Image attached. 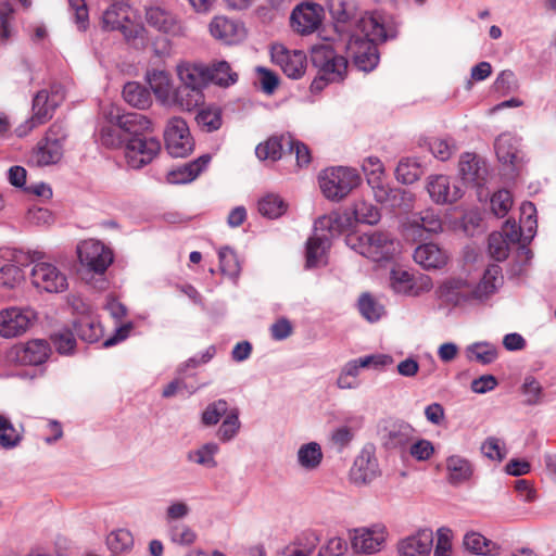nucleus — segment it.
Here are the masks:
<instances>
[{
	"instance_id": "nucleus-1",
	"label": "nucleus",
	"mask_w": 556,
	"mask_h": 556,
	"mask_svg": "<svg viewBox=\"0 0 556 556\" xmlns=\"http://www.w3.org/2000/svg\"><path fill=\"white\" fill-rule=\"evenodd\" d=\"M103 114L105 124L99 129V140L106 148L124 149L130 134L151 130V121L140 113L122 114L117 106L110 105Z\"/></svg>"
},
{
	"instance_id": "nucleus-2",
	"label": "nucleus",
	"mask_w": 556,
	"mask_h": 556,
	"mask_svg": "<svg viewBox=\"0 0 556 556\" xmlns=\"http://www.w3.org/2000/svg\"><path fill=\"white\" fill-rule=\"evenodd\" d=\"M346 244L359 255L374 263H389L401 253V243L387 231H370L363 235H349Z\"/></svg>"
},
{
	"instance_id": "nucleus-3",
	"label": "nucleus",
	"mask_w": 556,
	"mask_h": 556,
	"mask_svg": "<svg viewBox=\"0 0 556 556\" xmlns=\"http://www.w3.org/2000/svg\"><path fill=\"white\" fill-rule=\"evenodd\" d=\"M311 60L318 71V78L312 83L313 89H321L324 83H340L344 79L348 72V61L331 45L314 46L311 51Z\"/></svg>"
},
{
	"instance_id": "nucleus-4",
	"label": "nucleus",
	"mask_w": 556,
	"mask_h": 556,
	"mask_svg": "<svg viewBox=\"0 0 556 556\" xmlns=\"http://www.w3.org/2000/svg\"><path fill=\"white\" fill-rule=\"evenodd\" d=\"M390 531L384 522L376 521L348 530L351 551L359 556L381 553L388 545Z\"/></svg>"
},
{
	"instance_id": "nucleus-5",
	"label": "nucleus",
	"mask_w": 556,
	"mask_h": 556,
	"mask_svg": "<svg viewBox=\"0 0 556 556\" xmlns=\"http://www.w3.org/2000/svg\"><path fill=\"white\" fill-rule=\"evenodd\" d=\"M361 181L356 169L344 166L326 168L318 176L323 194L331 201L344 199Z\"/></svg>"
},
{
	"instance_id": "nucleus-6",
	"label": "nucleus",
	"mask_w": 556,
	"mask_h": 556,
	"mask_svg": "<svg viewBox=\"0 0 556 556\" xmlns=\"http://www.w3.org/2000/svg\"><path fill=\"white\" fill-rule=\"evenodd\" d=\"M149 131H138L127 137L124 146V160L128 167L140 169L150 164L161 151V142L157 138L150 136Z\"/></svg>"
},
{
	"instance_id": "nucleus-7",
	"label": "nucleus",
	"mask_w": 556,
	"mask_h": 556,
	"mask_svg": "<svg viewBox=\"0 0 556 556\" xmlns=\"http://www.w3.org/2000/svg\"><path fill=\"white\" fill-rule=\"evenodd\" d=\"M63 99L59 88H53L49 93L47 90H40L33 100V115L29 119L16 127L15 132L18 137L27 136L34 128L47 123Z\"/></svg>"
},
{
	"instance_id": "nucleus-8",
	"label": "nucleus",
	"mask_w": 556,
	"mask_h": 556,
	"mask_svg": "<svg viewBox=\"0 0 556 556\" xmlns=\"http://www.w3.org/2000/svg\"><path fill=\"white\" fill-rule=\"evenodd\" d=\"M38 320L30 306H10L0 311V337L12 339L26 333Z\"/></svg>"
},
{
	"instance_id": "nucleus-9",
	"label": "nucleus",
	"mask_w": 556,
	"mask_h": 556,
	"mask_svg": "<svg viewBox=\"0 0 556 556\" xmlns=\"http://www.w3.org/2000/svg\"><path fill=\"white\" fill-rule=\"evenodd\" d=\"M353 34H358L365 41L377 45L395 36L394 22L390 15L383 12H366L357 21Z\"/></svg>"
},
{
	"instance_id": "nucleus-10",
	"label": "nucleus",
	"mask_w": 556,
	"mask_h": 556,
	"mask_svg": "<svg viewBox=\"0 0 556 556\" xmlns=\"http://www.w3.org/2000/svg\"><path fill=\"white\" fill-rule=\"evenodd\" d=\"M29 263H34L30 283L39 292L61 293L68 288L66 275L56 265L41 258Z\"/></svg>"
},
{
	"instance_id": "nucleus-11",
	"label": "nucleus",
	"mask_w": 556,
	"mask_h": 556,
	"mask_svg": "<svg viewBox=\"0 0 556 556\" xmlns=\"http://www.w3.org/2000/svg\"><path fill=\"white\" fill-rule=\"evenodd\" d=\"M389 286L395 294L416 298L430 292L433 282L428 275H414L404 268L394 267L390 271Z\"/></svg>"
},
{
	"instance_id": "nucleus-12",
	"label": "nucleus",
	"mask_w": 556,
	"mask_h": 556,
	"mask_svg": "<svg viewBox=\"0 0 556 556\" xmlns=\"http://www.w3.org/2000/svg\"><path fill=\"white\" fill-rule=\"evenodd\" d=\"M64 138L62 127L53 124L33 150L30 162L37 166L56 164L63 156Z\"/></svg>"
},
{
	"instance_id": "nucleus-13",
	"label": "nucleus",
	"mask_w": 556,
	"mask_h": 556,
	"mask_svg": "<svg viewBox=\"0 0 556 556\" xmlns=\"http://www.w3.org/2000/svg\"><path fill=\"white\" fill-rule=\"evenodd\" d=\"M164 140L166 150L174 157L188 156L194 147L186 121L178 116L168 119L164 129Z\"/></svg>"
},
{
	"instance_id": "nucleus-14",
	"label": "nucleus",
	"mask_w": 556,
	"mask_h": 556,
	"mask_svg": "<svg viewBox=\"0 0 556 556\" xmlns=\"http://www.w3.org/2000/svg\"><path fill=\"white\" fill-rule=\"evenodd\" d=\"M146 23L154 30L169 37L178 38L187 35L182 20L165 7L153 4L144 9Z\"/></svg>"
},
{
	"instance_id": "nucleus-15",
	"label": "nucleus",
	"mask_w": 556,
	"mask_h": 556,
	"mask_svg": "<svg viewBox=\"0 0 556 556\" xmlns=\"http://www.w3.org/2000/svg\"><path fill=\"white\" fill-rule=\"evenodd\" d=\"M76 252L81 266L94 274H103L113 262L111 250L98 240L79 242Z\"/></svg>"
},
{
	"instance_id": "nucleus-16",
	"label": "nucleus",
	"mask_w": 556,
	"mask_h": 556,
	"mask_svg": "<svg viewBox=\"0 0 556 556\" xmlns=\"http://www.w3.org/2000/svg\"><path fill=\"white\" fill-rule=\"evenodd\" d=\"M378 459L374 445H365L350 469V479L356 485H366L371 483L380 476Z\"/></svg>"
},
{
	"instance_id": "nucleus-17",
	"label": "nucleus",
	"mask_w": 556,
	"mask_h": 556,
	"mask_svg": "<svg viewBox=\"0 0 556 556\" xmlns=\"http://www.w3.org/2000/svg\"><path fill=\"white\" fill-rule=\"evenodd\" d=\"M274 64L292 79L301 78L306 71V54L301 50H290L281 43H274L270 48Z\"/></svg>"
},
{
	"instance_id": "nucleus-18",
	"label": "nucleus",
	"mask_w": 556,
	"mask_h": 556,
	"mask_svg": "<svg viewBox=\"0 0 556 556\" xmlns=\"http://www.w3.org/2000/svg\"><path fill=\"white\" fill-rule=\"evenodd\" d=\"M414 427L401 419H386L379 428L382 444L389 450L405 448L414 438Z\"/></svg>"
},
{
	"instance_id": "nucleus-19",
	"label": "nucleus",
	"mask_w": 556,
	"mask_h": 556,
	"mask_svg": "<svg viewBox=\"0 0 556 556\" xmlns=\"http://www.w3.org/2000/svg\"><path fill=\"white\" fill-rule=\"evenodd\" d=\"M40 251L24 252L15 250L10 263L0 268V285L9 289L20 286L24 281V271L22 266L28 265L29 261L42 258Z\"/></svg>"
},
{
	"instance_id": "nucleus-20",
	"label": "nucleus",
	"mask_w": 556,
	"mask_h": 556,
	"mask_svg": "<svg viewBox=\"0 0 556 556\" xmlns=\"http://www.w3.org/2000/svg\"><path fill=\"white\" fill-rule=\"evenodd\" d=\"M50 352V345L47 341L34 339L12 348L8 354V358L10 362L20 365L38 366L49 358Z\"/></svg>"
},
{
	"instance_id": "nucleus-21",
	"label": "nucleus",
	"mask_w": 556,
	"mask_h": 556,
	"mask_svg": "<svg viewBox=\"0 0 556 556\" xmlns=\"http://www.w3.org/2000/svg\"><path fill=\"white\" fill-rule=\"evenodd\" d=\"M433 539V531L430 528H418L397 541L396 553L399 556H429Z\"/></svg>"
},
{
	"instance_id": "nucleus-22",
	"label": "nucleus",
	"mask_w": 556,
	"mask_h": 556,
	"mask_svg": "<svg viewBox=\"0 0 556 556\" xmlns=\"http://www.w3.org/2000/svg\"><path fill=\"white\" fill-rule=\"evenodd\" d=\"M426 189L430 199L437 204H452L463 197L458 184L443 174L430 175L427 178Z\"/></svg>"
},
{
	"instance_id": "nucleus-23",
	"label": "nucleus",
	"mask_w": 556,
	"mask_h": 556,
	"mask_svg": "<svg viewBox=\"0 0 556 556\" xmlns=\"http://www.w3.org/2000/svg\"><path fill=\"white\" fill-rule=\"evenodd\" d=\"M346 50L352 56L355 66L363 72H370L379 63L377 45L365 41L358 34H352Z\"/></svg>"
},
{
	"instance_id": "nucleus-24",
	"label": "nucleus",
	"mask_w": 556,
	"mask_h": 556,
	"mask_svg": "<svg viewBox=\"0 0 556 556\" xmlns=\"http://www.w3.org/2000/svg\"><path fill=\"white\" fill-rule=\"evenodd\" d=\"M324 18L321 5L313 2H304L296 5L290 16L293 30L301 35L314 33Z\"/></svg>"
},
{
	"instance_id": "nucleus-25",
	"label": "nucleus",
	"mask_w": 556,
	"mask_h": 556,
	"mask_svg": "<svg viewBox=\"0 0 556 556\" xmlns=\"http://www.w3.org/2000/svg\"><path fill=\"white\" fill-rule=\"evenodd\" d=\"M208 30L213 38L225 45L239 43L247 36L243 23L226 16H215L208 25Z\"/></svg>"
},
{
	"instance_id": "nucleus-26",
	"label": "nucleus",
	"mask_w": 556,
	"mask_h": 556,
	"mask_svg": "<svg viewBox=\"0 0 556 556\" xmlns=\"http://www.w3.org/2000/svg\"><path fill=\"white\" fill-rule=\"evenodd\" d=\"M504 283L502 268L497 264L489 265L479 282L470 291V299L479 303L486 302Z\"/></svg>"
},
{
	"instance_id": "nucleus-27",
	"label": "nucleus",
	"mask_w": 556,
	"mask_h": 556,
	"mask_svg": "<svg viewBox=\"0 0 556 556\" xmlns=\"http://www.w3.org/2000/svg\"><path fill=\"white\" fill-rule=\"evenodd\" d=\"M176 74L181 85L202 92L210 83L208 66L200 62H180L176 65Z\"/></svg>"
},
{
	"instance_id": "nucleus-28",
	"label": "nucleus",
	"mask_w": 556,
	"mask_h": 556,
	"mask_svg": "<svg viewBox=\"0 0 556 556\" xmlns=\"http://www.w3.org/2000/svg\"><path fill=\"white\" fill-rule=\"evenodd\" d=\"M413 257L426 270L442 269L450 260L447 252L432 242L419 244Z\"/></svg>"
},
{
	"instance_id": "nucleus-29",
	"label": "nucleus",
	"mask_w": 556,
	"mask_h": 556,
	"mask_svg": "<svg viewBox=\"0 0 556 556\" xmlns=\"http://www.w3.org/2000/svg\"><path fill=\"white\" fill-rule=\"evenodd\" d=\"M353 228L352 214L345 212H331L328 215L319 217L315 222L314 231L317 233H326L329 237V242L333 237H337Z\"/></svg>"
},
{
	"instance_id": "nucleus-30",
	"label": "nucleus",
	"mask_w": 556,
	"mask_h": 556,
	"mask_svg": "<svg viewBox=\"0 0 556 556\" xmlns=\"http://www.w3.org/2000/svg\"><path fill=\"white\" fill-rule=\"evenodd\" d=\"M404 227L412 235L422 237V231L430 235L441 232L442 222L434 211L426 210L409 216L405 222Z\"/></svg>"
},
{
	"instance_id": "nucleus-31",
	"label": "nucleus",
	"mask_w": 556,
	"mask_h": 556,
	"mask_svg": "<svg viewBox=\"0 0 556 556\" xmlns=\"http://www.w3.org/2000/svg\"><path fill=\"white\" fill-rule=\"evenodd\" d=\"M146 81L156 101L165 108L175 89L170 74L164 70H149L146 73Z\"/></svg>"
},
{
	"instance_id": "nucleus-32",
	"label": "nucleus",
	"mask_w": 556,
	"mask_h": 556,
	"mask_svg": "<svg viewBox=\"0 0 556 556\" xmlns=\"http://www.w3.org/2000/svg\"><path fill=\"white\" fill-rule=\"evenodd\" d=\"M203 102L204 93L202 91L180 84L179 87H175L165 108L191 112L202 105Z\"/></svg>"
},
{
	"instance_id": "nucleus-33",
	"label": "nucleus",
	"mask_w": 556,
	"mask_h": 556,
	"mask_svg": "<svg viewBox=\"0 0 556 556\" xmlns=\"http://www.w3.org/2000/svg\"><path fill=\"white\" fill-rule=\"evenodd\" d=\"M211 156L201 155L197 160L170 169L166 175V181L172 185H184L193 181L208 165Z\"/></svg>"
},
{
	"instance_id": "nucleus-34",
	"label": "nucleus",
	"mask_w": 556,
	"mask_h": 556,
	"mask_svg": "<svg viewBox=\"0 0 556 556\" xmlns=\"http://www.w3.org/2000/svg\"><path fill=\"white\" fill-rule=\"evenodd\" d=\"M458 168L465 182L480 185L485 179V162L475 153L466 152L462 154Z\"/></svg>"
},
{
	"instance_id": "nucleus-35",
	"label": "nucleus",
	"mask_w": 556,
	"mask_h": 556,
	"mask_svg": "<svg viewBox=\"0 0 556 556\" xmlns=\"http://www.w3.org/2000/svg\"><path fill=\"white\" fill-rule=\"evenodd\" d=\"M219 452L220 447L217 442L207 441L189 450L186 453V460L205 469H214L218 466L216 457Z\"/></svg>"
},
{
	"instance_id": "nucleus-36",
	"label": "nucleus",
	"mask_w": 556,
	"mask_h": 556,
	"mask_svg": "<svg viewBox=\"0 0 556 556\" xmlns=\"http://www.w3.org/2000/svg\"><path fill=\"white\" fill-rule=\"evenodd\" d=\"M329 248V237L326 233L314 231V235L306 242V267L314 268L326 265Z\"/></svg>"
},
{
	"instance_id": "nucleus-37",
	"label": "nucleus",
	"mask_w": 556,
	"mask_h": 556,
	"mask_svg": "<svg viewBox=\"0 0 556 556\" xmlns=\"http://www.w3.org/2000/svg\"><path fill=\"white\" fill-rule=\"evenodd\" d=\"M324 460L321 445L316 441L301 444L296 451V464L304 471L317 470Z\"/></svg>"
},
{
	"instance_id": "nucleus-38",
	"label": "nucleus",
	"mask_w": 556,
	"mask_h": 556,
	"mask_svg": "<svg viewBox=\"0 0 556 556\" xmlns=\"http://www.w3.org/2000/svg\"><path fill=\"white\" fill-rule=\"evenodd\" d=\"M318 543L319 535L317 532L305 531L278 552L277 556H312Z\"/></svg>"
},
{
	"instance_id": "nucleus-39",
	"label": "nucleus",
	"mask_w": 556,
	"mask_h": 556,
	"mask_svg": "<svg viewBox=\"0 0 556 556\" xmlns=\"http://www.w3.org/2000/svg\"><path fill=\"white\" fill-rule=\"evenodd\" d=\"M24 439L22 425H14L11 418L0 414V448L11 451L20 446Z\"/></svg>"
},
{
	"instance_id": "nucleus-40",
	"label": "nucleus",
	"mask_w": 556,
	"mask_h": 556,
	"mask_svg": "<svg viewBox=\"0 0 556 556\" xmlns=\"http://www.w3.org/2000/svg\"><path fill=\"white\" fill-rule=\"evenodd\" d=\"M464 546L467 551L484 556L500 555L501 546L476 531H469L464 535Z\"/></svg>"
},
{
	"instance_id": "nucleus-41",
	"label": "nucleus",
	"mask_w": 556,
	"mask_h": 556,
	"mask_svg": "<svg viewBox=\"0 0 556 556\" xmlns=\"http://www.w3.org/2000/svg\"><path fill=\"white\" fill-rule=\"evenodd\" d=\"M519 139L510 132L501 134L495 140V152L500 162L515 165L517 162Z\"/></svg>"
},
{
	"instance_id": "nucleus-42",
	"label": "nucleus",
	"mask_w": 556,
	"mask_h": 556,
	"mask_svg": "<svg viewBox=\"0 0 556 556\" xmlns=\"http://www.w3.org/2000/svg\"><path fill=\"white\" fill-rule=\"evenodd\" d=\"M288 143L286 136H273L260 142L255 148V155L260 161L277 162L281 159L283 147Z\"/></svg>"
},
{
	"instance_id": "nucleus-43",
	"label": "nucleus",
	"mask_w": 556,
	"mask_h": 556,
	"mask_svg": "<svg viewBox=\"0 0 556 556\" xmlns=\"http://www.w3.org/2000/svg\"><path fill=\"white\" fill-rule=\"evenodd\" d=\"M468 282L462 278H451L445 280L439 288L440 296L447 302L460 304L470 299V292L467 293Z\"/></svg>"
},
{
	"instance_id": "nucleus-44",
	"label": "nucleus",
	"mask_w": 556,
	"mask_h": 556,
	"mask_svg": "<svg viewBox=\"0 0 556 556\" xmlns=\"http://www.w3.org/2000/svg\"><path fill=\"white\" fill-rule=\"evenodd\" d=\"M447 479L452 484H460L472 476V466L468 459L459 455H452L446 459Z\"/></svg>"
},
{
	"instance_id": "nucleus-45",
	"label": "nucleus",
	"mask_w": 556,
	"mask_h": 556,
	"mask_svg": "<svg viewBox=\"0 0 556 556\" xmlns=\"http://www.w3.org/2000/svg\"><path fill=\"white\" fill-rule=\"evenodd\" d=\"M123 98L139 110H146L152 104L150 91L137 81H129L124 86Z\"/></svg>"
},
{
	"instance_id": "nucleus-46",
	"label": "nucleus",
	"mask_w": 556,
	"mask_h": 556,
	"mask_svg": "<svg viewBox=\"0 0 556 556\" xmlns=\"http://www.w3.org/2000/svg\"><path fill=\"white\" fill-rule=\"evenodd\" d=\"M260 214L269 219H276L282 216L288 210V203L276 193H267L257 202Z\"/></svg>"
},
{
	"instance_id": "nucleus-47",
	"label": "nucleus",
	"mask_w": 556,
	"mask_h": 556,
	"mask_svg": "<svg viewBox=\"0 0 556 556\" xmlns=\"http://www.w3.org/2000/svg\"><path fill=\"white\" fill-rule=\"evenodd\" d=\"M239 415V409L233 407L225 416L216 432V437L220 442L228 443L237 438L241 429Z\"/></svg>"
},
{
	"instance_id": "nucleus-48",
	"label": "nucleus",
	"mask_w": 556,
	"mask_h": 556,
	"mask_svg": "<svg viewBox=\"0 0 556 556\" xmlns=\"http://www.w3.org/2000/svg\"><path fill=\"white\" fill-rule=\"evenodd\" d=\"M210 81L220 87H229L237 83L238 74L226 61H217L208 66Z\"/></svg>"
},
{
	"instance_id": "nucleus-49",
	"label": "nucleus",
	"mask_w": 556,
	"mask_h": 556,
	"mask_svg": "<svg viewBox=\"0 0 556 556\" xmlns=\"http://www.w3.org/2000/svg\"><path fill=\"white\" fill-rule=\"evenodd\" d=\"M106 546L112 555L129 553L134 547V536L127 529H117L106 536Z\"/></svg>"
},
{
	"instance_id": "nucleus-50",
	"label": "nucleus",
	"mask_w": 556,
	"mask_h": 556,
	"mask_svg": "<svg viewBox=\"0 0 556 556\" xmlns=\"http://www.w3.org/2000/svg\"><path fill=\"white\" fill-rule=\"evenodd\" d=\"M466 357L483 365L493 363L497 358L496 348L489 342H476L466 348Z\"/></svg>"
},
{
	"instance_id": "nucleus-51",
	"label": "nucleus",
	"mask_w": 556,
	"mask_h": 556,
	"mask_svg": "<svg viewBox=\"0 0 556 556\" xmlns=\"http://www.w3.org/2000/svg\"><path fill=\"white\" fill-rule=\"evenodd\" d=\"M79 337L89 343L98 342L103 336V327L94 316L80 318L75 323Z\"/></svg>"
},
{
	"instance_id": "nucleus-52",
	"label": "nucleus",
	"mask_w": 556,
	"mask_h": 556,
	"mask_svg": "<svg viewBox=\"0 0 556 556\" xmlns=\"http://www.w3.org/2000/svg\"><path fill=\"white\" fill-rule=\"evenodd\" d=\"M358 311L368 321H378L384 314V306L369 293H363L358 299Z\"/></svg>"
},
{
	"instance_id": "nucleus-53",
	"label": "nucleus",
	"mask_w": 556,
	"mask_h": 556,
	"mask_svg": "<svg viewBox=\"0 0 556 556\" xmlns=\"http://www.w3.org/2000/svg\"><path fill=\"white\" fill-rule=\"evenodd\" d=\"M362 367L356 359L349 361L342 368L337 379V386L342 390H353L361 386L358 379Z\"/></svg>"
},
{
	"instance_id": "nucleus-54",
	"label": "nucleus",
	"mask_w": 556,
	"mask_h": 556,
	"mask_svg": "<svg viewBox=\"0 0 556 556\" xmlns=\"http://www.w3.org/2000/svg\"><path fill=\"white\" fill-rule=\"evenodd\" d=\"M352 214L353 226L356 223L375 225L380 220L379 210L366 201L355 202L353 208L349 211Z\"/></svg>"
},
{
	"instance_id": "nucleus-55",
	"label": "nucleus",
	"mask_w": 556,
	"mask_h": 556,
	"mask_svg": "<svg viewBox=\"0 0 556 556\" xmlns=\"http://www.w3.org/2000/svg\"><path fill=\"white\" fill-rule=\"evenodd\" d=\"M421 174L419 162L413 157L402 159L395 169L396 179L406 185L418 180Z\"/></svg>"
},
{
	"instance_id": "nucleus-56",
	"label": "nucleus",
	"mask_w": 556,
	"mask_h": 556,
	"mask_svg": "<svg viewBox=\"0 0 556 556\" xmlns=\"http://www.w3.org/2000/svg\"><path fill=\"white\" fill-rule=\"evenodd\" d=\"M369 186L372 189L376 201L391 207L399 205V198L402 199L405 193L401 189L390 188L383 182V178L378 184H369Z\"/></svg>"
},
{
	"instance_id": "nucleus-57",
	"label": "nucleus",
	"mask_w": 556,
	"mask_h": 556,
	"mask_svg": "<svg viewBox=\"0 0 556 556\" xmlns=\"http://www.w3.org/2000/svg\"><path fill=\"white\" fill-rule=\"evenodd\" d=\"M230 408L225 400H217L210 403L201 414V422L205 427H212L219 422L229 413Z\"/></svg>"
},
{
	"instance_id": "nucleus-58",
	"label": "nucleus",
	"mask_w": 556,
	"mask_h": 556,
	"mask_svg": "<svg viewBox=\"0 0 556 556\" xmlns=\"http://www.w3.org/2000/svg\"><path fill=\"white\" fill-rule=\"evenodd\" d=\"M429 150L439 161H447L457 151L455 140L452 138H432L429 143Z\"/></svg>"
},
{
	"instance_id": "nucleus-59",
	"label": "nucleus",
	"mask_w": 556,
	"mask_h": 556,
	"mask_svg": "<svg viewBox=\"0 0 556 556\" xmlns=\"http://www.w3.org/2000/svg\"><path fill=\"white\" fill-rule=\"evenodd\" d=\"M51 341L58 353L70 355L76 346V339L70 329H61L51 336Z\"/></svg>"
},
{
	"instance_id": "nucleus-60",
	"label": "nucleus",
	"mask_w": 556,
	"mask_h": 556,
	"mask_svg": "<svg viewBox=\"0 0 556 556\" xmlns=\"http://www.w3.org/2000/svg\"><path fill=\"white\" fill-rule=\"evenodd\" d=\"M220 270L228 276H237L240 271L239 260L229 247L220 248L218 251Z\"/></svg>"
},
{
	"instance_id": "nucleus-61",
	"label": "nucleus",
	"mask_w": 556,
	"mask_h": 556,
	"mask_svg": "<svg viewBox=\"0 0 556 556\" xmlns=\"http://www.w3.org/2000/svg\"><path fill=\"white\" fill-rule=\"evenodd\" d=\"M362 168L366 175L368 185L378 184L384 176V166L377 156L366 157L363 161Z\"/></svg>"
},
{
	"instance_id": "nucleus-62",
	"label": "nucleus",
	"mask_w": 556,
	"mask_h": 556,
	"mask_svg": "<svg viewBox=\"0 0 556 556\" xmlns=\"http://www.w3.org/2000/svg\"><path fill=\"white\" fill-rule=\"evenodd\" d=\"M513 206V197L508 190H498L491 198V207L497 217H504Z\"/></svg>"
},
{
	"instance_id": "nucleus-63",
	"label": "nucleus",
	"mask_w": 556,
	"mask_h": 556,
	"mask_svg": "<svg viewBox=\"0 0 556 556\" xmlns=\"http://www.w3.org/2000/svg\"><path fill=\"white\" fill-rule=\"evenodd\" d=\"M493 88L502 96H506L518 89L517 78L509 70L502 71L494 80Z\"/></svg>"
},
{
	"instance_id": "nucleus-64",
	"label": "nucleus",
	"mask_w": 556,
	"mask_h": 556,
	"mask_svg": "<svg viewBox=\"0 0 556 556\" xmlns=\"http://www.w3.org/2000/svg\"><path fill=\"white\" fill-rule=\"evenodd\" d=\"M349 543L341 536H331L319 548L318 556H342L349 548Z\"/></svg>"
}]
</instances>
